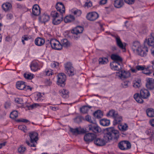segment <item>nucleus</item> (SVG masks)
Segmentation results:
<instances>
[{
    "instance_id": "1",
    "label": "nucleus",
    "mask_w": 154,
    "mask_h": 154,
    "mask_svg": "<svg viewBox=\"0 0 154 154\" xmlns=\"http://www.w3.org/2000/svg\"><path fill=\"white\" fill-rule=\"evenodd\" d=\"M133 51L142 57L146 56L148 52V49L147 47L142 45L138 41H135L132 46Z\"/></svg>"
},
{
    "instance_id": "2",
    "label": "nucleus",
    "mask_w": 154,
    "mask_h": 154,
    "mask_svg": "<svg viewBox=\"0 0 154 154\" xmlns=\"http://www.w3.org/2000/svg\"><path fill=\"white\" fill-rule=\"evenodd\" d=\"M105 133V137H107L109 141L112 139L117 140L119 137V132L113 127L108 128Z\"/></svg>"
},
{
    "instance_id": "3",
    "label": "nucleus",
    "mask_w": 154,
    "mask_h": 154,
    "mask_svg": "<svg viewBox=\"0 0 154 154\" xmlns=\"http://www.w3.org/2000/svg\"><path fill=\"white\" fill-rule=\"evenodd\" d=\"M29 136L30 142L28 140H26V144L30 147H36L37 144V141L38 140V133L35 132H30L29 133Z\"/></svg>"
},
{
    "instance_id": "4",
    "label": "nucleus",
    "mask_w": 154,
    "mask_h": 154,
    "mask_svg": "<svg viewBox=\"0 0 154 154\" xmlns=\"http://www.w3.org/2000/svg\"><path fill=\"white\" fill-rule=\"evenodd\" d=\"M52 18V23L54 25L59 24L63 20V15L59 14L56 11H53L51 12Z\"/></svg>"
},
{
    "instance_id": "5",
    "label": "nucleus",
    "mask_w": 154,
    "mask_h": 154,
    "mask_svg": "<svg viewBox=\"0 0 154 154\" xmlns=\"http://www.w3.org/2000/svg\"><path fill=\"white\" fill-rule=\"evenodd\" d=\"M50 43L51 47L53 49L57 50H60L62 48V45L60 42L57 39H51Z\"/></svg>"
},
{
    "instance_id": "6",
    "label": "nucleus",
    "mask_w": 154,
    "mask_h": 154,
    "mask_svg": "<svg viewBox=\"0 0 154 154\" xmlns=\"http://www.w3.org/2000/svg\"><path fill=\"white\" fill-rule=\"evenodd\" d=\"M109 141L107 137H105V133L104 134L103 138H96V137L94 140V144L98 146H103L105 145L106 143Z\"/></svg>"
},
{
    "instance_id": "7",
    "label": "nucleus",
    "mask_w": 154,
    "mask_h": 154,
    "mask_svg": "<svg viewBox=\"0 0 154 154\" xmlns=\"http://www.w3.org/2000/svg\"><path fill=\"white\" fill-rule=\"evenodd\" d=\"M122 68L119 69V70L116 69L117 70L116 75L121 79H123L128 77L130 76V73L128 71H126L122 69Z\"/></svg>"
},
{
    "instance_id": "8",
    "label": "nucleus",
    "mask_w": 154,
    "mask_h": 154,
    "mask_svg": "<svg viewBox=\"0 0 154 154\" xmlns=\"http://www.w3.org/2000/svg\"><path fill=\"white\" fill-rule=\"evenodd\" d=\"M57 84L62 87L64 85V82L66 79L65 75L63 73H60L57 75Z\"/></svg>"
},
{
    "instance_id": "9",
    "label": "nucleus",
    "mask_w": 154,
    "mask_h": 154,
    "mask_svg": "<svg viewBox=\"0 0 154 154\" xmlns=\"http://www.w3.org/2000/svg\"><path fill=\"white\" fill-rule=\"evenodd\" d=\"M119 148L122 150H126L131 148L130 143L128 141L123 140L119 143L118 144Z\"/></svg>"
},
{
    "instance_id": "10",
    "label": "nucleus",
    "mask_w": 154,
    "mask_h": 154,
    "mask_svg": "<svg viewBox=\"0 0 154 154\" xmlns=\"http://www.w3.org/2000/svg\"><path fill=\"white\" fill-rule=\"evenodd\" d=\"M111 59L115 61V63L117 65L121 66L122 64V59L119 56L115 54H112L111 56Z\"/></svg>"
},
{
    "instance_id": "11",
    "label": "nucleus",
    "mask_w": 154,
    "mask_h": 154,
    "mask_svg": "<svg viewBox=\"0 0 154 154\" xmlns=\"http://www.w3.org/2000/svg\"><path fill=\"white\" fill-rule=\"evenodd\" d=\"M146 86L147 88L151 90L154 89V79L152 78H147Z\"/></svg>"
},
{
    "instance_id": "12",
    "label": "nucleus",
    "mask_w": 154,
    "mask_h": 154,
    "mask_svg": "<svg viewBox=\"0 0 154 154\" xmlns=\"http://www.w3.org/2000/svg\"><path fill=\"white\" fill-rule=\"evenodd\" d=\"M96 137V135L95 134L89 133L85 134L84 136V139L85 141L90 142L94 140Z\"/></svg>"
},
{
    "instance_id": "13",
    "label": "nucleus",
    "mask_w": 154,
    "mask_h": 154,
    "mask_svg": "<svg viewBox=\"0 0 154 154\" xmlns=\"http://www.w3.org/2000/svg\"><path fill=\"white\" fill-rule=\"evenodd\" d=\"M98 17V14L95 12H89L86 16L87 19L90 21H94L96 20Z\"/></svg>"
},
{
    "instance_id": "14",
    "label": "nucleus",
    "mask_w": 154,
    "mask_h": 154,
    "mask_svg": "<svg viewBox=\"0 0 154 154\" xmlns=\"http://www.w3.org/2000/svg\"><path fill=\"white\" fill-rule=\"evenodd\" d=\"M88 130L89 131H91L95 133H98L101 131V128L96 125L91 124L89 125L88 126Z\"/></svg>"
},
{
    "instance_id": "15",
    "label": "nucleus",
    "mask_w": 154,
    "mask_h": 154,
    "mask_svg": "<svg viewBox=\"0 0 154 154\" xmlns=\"http://www.w3.org/2000/svg\"><path fill=\"white\" fill-rule=\"evenodd\" d=\"M56 8L57 11L59 12L60 14H63L65 12V8L64 5L61 2L57 3Z\"/></svg>"
},
{
    "instance_id": "16",
    "label": "nucleus",
    "mask_w": 154,
    "mask_h": 154,
    "mask_svg": "<svg viewBox=\"0 0 154 154\" xmlns=\"http://www.w3.org/2000/svg\"><path fill=\"white\" fill-rule=\"evenodd\" d=\"M112 35L115 38L116 44L120 48L122 49H125V46L124 45L119 36L115 35Z\"/></svg>"
},
{
    "instance_id": "17",
    "label": "nucleus",
    "mask_w": 154,
    "mask_h": 154,
    "mask_svg": "<svg viewBox=\"0 0 154 154\" xmlns=\"http://www.w3.org/2000/svg\"><path fill=\"white\" fill-rule=\"evenodd\" d=\"M140 94L142 98L143 99H147L150 95L149 91L147 89H142L140 91Z\"/></svg>"
},
{
    "instance_id": "18",
    "label": "nucleus",
    "mask_w": 154,
    "mask_h": 154,
    "mask_svg": "<svg viewBox=\"0 0 154 154\" xmlns=\"http://www.w3.org/2000/svg\"><path fill=\"white\" fill-rule=\"evenodd\" d=\"M69 129L70 131L74 134H80L85 133L84 130L81 127L75 128H70Z\"/></svg>"
},
{
    "instance_id": "19",
    "label": "nucleus",
    "mask_w": 154,
    "mask_h": 154,
    "mask_svg": "<svg viewBox=\"0 0 154 154\" xmlns=\"http://www.w3.org/2000/svg\"><path fill=\"white\" fill-rule=\"evenodd\" d=\"M32 14L34 16H38L41 13L40 8L37 4L34 5L32 8Z\"/></svg>"
},
{
    "instance_id": "20",
    "label": "nucleus",
    "mask_w": 154,
    "mask_h": 154,
    "mask_svg": "<svg viewBox=\"0 0 154 154\" xmlns=\"http://www.w3.org/2000/svg\"><path fill=\"white\" fill-rule=\"evenodd\" d=\"M84 29L83 28L80 26H78L74 28L71 31L72 33L77 35L82 33Z\"/></svg>"
},
{
    "instance_id": "21",
    "label": "nucleus",
    "mask_w": 154,
    "mask_h": 154,
    "mask_svg": "<svg viewBox=\"0 0 154 154\" xmlns=\"http://www.w3.org/2000/svg\"><path fill=\"white\" fill-rule=\"evenodd\" d=\"M144 42L145 43H147L149 46L154 47V37L150 36L148 39H145Z\"/></svg>"
},
{
    "instance_id": "22",
    "label": "nucleus",
    "mask_w": 154,
    "mask_h": 154,
    "mask_svg": "<svg viewBox=\"0 0 154 154\" xmlns=\"http://www.w3.org/2000/svg\"><path fill=\"white\" fill-rule=\"evenodd\" d=\"M66 74L69 76H72L75 73V71L74 68H66Z\"/></svg>"
},
{
    "instance_id": "23",
    "label": "nucleus",
    "mask_w": 154,
    "mask_h": 154,
    "mask_svg": "<svg viewBox=\"0 0 154 154\" xmlns=\"http://www.w3.org/2000/svg\"><path fill=\"white\" fill-rule=\"evenodd\" d=\"M114 120L113 122V124L116 125L117 124H120L122 120V117L119 115L118 114L114 118Z\"/></svg>"
},
{
    "instance_id": "24",
    "label": "nucleus",
    "mask_w": 154,
    "mask_h": 154,
    "mask_svg": "<svg viewBox=\"0 0 154 154\" xmlns=\"http://www.w3.org/2000/svg\"><path fill=\"white\" fill-rule=\"evenodd\" d=\"M75 19L74 17L71 15H67L64 18L63 20L66 23H70L73 21Z\"/></svg>"
},
{
    "instance_id": "25",
    "label": "nucleus",
    "mask_w": 154,
    "mask_h": 154,
    "mask_svg": "<svg viewBox=\"0 0 154 154\" xmlns=\"http://www.w3.org/2000/svg\"><path fill=\"white\" fill-rule=\"evenodd\" d=\"M59 92L60 95L63 98H67L69 97V92L67 90L63 89L60 90Z\"/></svg>"
},
{
    "instance_id": "26",
    "label": "nucleus",
    "mask_w": 154,
    "mask_h": 154,
    "mask_svg": "<svg viewBox=\"0 0 154 154\" xmlns=\"http://www.w3.org/2000/svg\"><path fill=\"white\" fill-rule=\"evenodd\" d=\"M123 0H115L114 2V5L116 8H121L123 6Z\"/></svg>"
},
{
    "instance_id": "27",
    "label": "nucleus",
    "mask_w": 154,
    "mask_h": 154,
    "mask_svg": "<svg viewBox=\"0 0 154 154\" xmlns=\"http://www.w3.org/2000/svg\"><path fill=\"white\" fill-rule=\"evenodd\" d=\"M70 11L71 14H74L76 17L79 16L82 14L81 11L76 8H73L71 9Z\"/></svg>"
},
{
    "instance_id": "28",
    "label": "nucleus",
    "mask_w": 154,
    "mask_h": 154,
    "mask_svg": "<svg viewBox=\"0 0 154 154\" xmlns=\"http://www.w3.org/2000/svg\"><path fill=\"white\" fill-rule=\"evenodd\" d=\"M16 87L19 90H22L25 87V82L23 81H19L16 82Z\"/></svg>"
},
{
    "instance_id": "29",
    "label": "nucleus",
    "mask_w": 154,
    "mask_h": 154,
    "mask_svg": "<svg viewBox=\"0 0 154 154\" xmlns=\"http://www.w3.org/2000/svg\"><path fill=\"white\" fill-rule=\"evenodd\" d=\"M45 43L44 40L40 37H38L36 38L35 41V45L38 46H40L43 45Z\"/></svg>"
},
{
    "instance_id": "30",
    "label": "nucleus",
    "mask_w": 154,
    "mask_h": 154,
    "mask_svg": "<svg viewBox=\"0 0 154 154\" xmlns=\"http://www.w3.org/2000/svg\"><path fill=\"white\" fill-rule=\"evenodd\" d=\"M3 9L5 11H8L11 8V5L9 2L3 3L2 6Z\"/></svg>"
},
{
    "instance_id": "31",
    "label": "nucleus",
    "mask_w": 154,
    "mask_h": 154,
    "mask_svg": "<svg viewBox=\"0 0 154 154\" xmlns=\"http://www.w3.org/2000/svg\"><path fill=\"white\" fill-rule=\"evenodd\" d=\"M147 116L149 117H154V109L152 108H148L146 110Z\"/></svg>"
},
{
    "instance_id": "32",
    "label": "nucleus",
    "mask_w": 154,
    "mask_h": 154,
    "mask_svg": "<svg viewBox=\"0 0 154 154\" xmlns=\"http://www.w3.org/2000/svg\"><path fill=\"white\" fill-rule=\"evenodd\" d=\"M119 129L122 131H125L127 130L128 126L126 123L120 124L118 126Z\"/></svg>"
},
{
    "instance_id": "33",
    "label": "nucleus",
    "mask_w": 154,
    "mask_h": 154,
    "mask_svg": "<svg viewBox=\"0 0 154 154\" xmlns=\"http://www.w3.org/2000/svg\"><path fill=\"white\" fill-rule=\"evenodd\" d=\"M134 97L136 101L138 103H142L143 102V100L139 93H136L134 95Z\"/></svg>"
},
{
    "instance_id": "34",
    "label": "nucleus",
    "mask_w": 154,
    "mask_h": 154,
    "mask_svg": "<svg viewBox=\"0 0 154 154\" xmlns=\"http://www.w3.org/2000/svg\"><path fill=\"white\" fill-rule=\"evenodd\" d=\"M138 70H141L144 74L149 75L152 73V72L149 69V68H137Z\"/></svg>"
},
{
    "instance_id": "35",
    "label": "nucleus",
    "mask_w": 154,
    "mask_h": 154,
    "mask_svg": "<svg viewBox=\"0 0 154 154\" xmlns=\"http://www.w3.org/2000/svg\"><path fill=\"white\" fill-rule=\"evenodd\" d=\"M100 122L101 125L103 126H108L110 124L109 120L103 119H101L100 121Z\"/></svg>"
},
{
    "instance_id": "36",
    "label": "nucleus",
    "mask_w": 154,
    "mask_h": 154,
    "mask_svg": "<svg viewBox=\"0 0 154 154\" xmlns=\"http://www.w3.org/2000/svg\"><path fill=\"white\" fill-rule=\"evenodd\" d=\"M23 75L26 79L29 80L32 79L34 77L33 74L28 72H25Z\"/></svg>"
},
{
    "instance_id": "37",
    "label": "nucleus",
    "mask_w": 154,
    "mask_h": 154,
    "mask_svg": "<svg viewBox=\"0 0 154 154\" xmlns=\"http://www.w3.org/2000/svg\"><path fill=\"white\" fill-rule=\"evenodd\" d=\"M94 116L96 118L99 119L103 116L102 112L100 110H98L95 111L94 114Z\"/></svg>"
},
{
    "instance_id": "38",
    "label": "nucleus",
    "mask_w": 154,
    "mask_h": 154,
    "mask_svg": "<svg viewBox=\"0 0 154 154\" xmlns=\"http://www.w3.org/2000/svg\"><path fill=\"white\" fill-rule=\"evenodd\" d=\"M141 85V80L140 79H138L137 81L133 82V86L135 88H139Z\"/></svg>"
},
{
    "instance_id": "39",
    "label": "nucleus",
    "mask_w": 154,
    "mask_h": 154,
    "mask_svg": "<svg viewBox=\"0 0 154 154\" xmlns=\"http://www.w3.org/2000/svg\"><path fill=\"white\" fill-rule=\"evenodd\" d=\"M50 19L49 16L47 14H43L41 17L42 22L45 23L48 21Z\"/></svg>"
},
{
    "instance_id": "40",
    "label": "nucleus",
    "mask_w": 154,
    "mask_h": 154,
    "mask_svg": "<svg viewBox=\"0 0 154 154\" xmlns=\"http://www.w3.org/2000/svg\"><path fill=\"white\" fill-rule=\"evenodd\" d=\"M108 62L107 58L102 57L100 58L99 59V63L100 64H105Z\"/></svg>"
},
{
    "instance_id": "41",
    "label": "nucleus",
    "mask_w": 154,
    "mask_h": 154,
    "mask_svg": "<svg viewBox=\"0 0 154 154\" xmlns=\"http://www.w3.org/2000/svg\"><path fill=\"white\" fill-rule=\"evenodd\" d=\"M61 45L62 47H68L70 45V43L66 39H64L61 40Z\"/></svg>"
},
{
    "instance_id": "42",
    "label": "nucleus",
    "mask_w": 154,
    "mask_h": 154,
    "mask_svg": "<svg viewBox=\"0 0 154 154\" xmlns=\"http://www.w3.org/2000/svg\"><path fill=\"white\" fill-rule=\"evenodd\" d=\"M18 116L17 112L14 111L11 112L10 114V117L13 119L16 118Z\"/></svg>"
},
{
    "instance_id": "43",
    "label": "nucleus",
    "mask_w": 154,
    "mask_h": 154,
    "mask_svg": "<svg viewBox=\"0 0 154 154\" xmlns=\"http://www.w3.org/2000/svg\"><path fill=\"white\" fill-rule=\"evenodd\" d=\"M118 113H116L114 110L112 109L109 111V112L107 114V116H111L113 117L117 115Z\"/></svg>"
},
{
    "instance_id": "44",
    "label": "nucleus",
    "mask_w": 154,
    "mask_h": 154,
    "mask_svg": "<svg viewBox=\"0 0 154 154\" xmlns=\"http://www.w3.org/2000/svg\"><path fill=\"white\" fill-rule=\"evenodd\" d=\"M88 110V107L87 106H85L80 108V111L83 113H85Z\"/></svg>"
},
{
    "instance_id": "45",
    "label": "nucleus",
    "mask_w": 154,
    "mask_h": 154,
    "mask_svg": "<svg viewBox=\"0 0 154 154\" xmlns=\"http://www.w3.org/2000/svg\"><path fill=\"white\" fill-rule=\"evenodd\" d=\"M38 64L37 61L33 60L32 61L30 65V67H38Z\"/></svg>"
},
{
    "instance_id": "46",
    "label": "nucleus",
    "mask_w": 154,
    "mask_h": 154,
    "mask_svg": "<svg viewBox=\"0 0 154 154\" xmlns=\"http://www.w3.org/2000/svg\"><path fill=\"white\" fill-rule=\"evenodd\" d=\"M145 133L150 137H152L153 136V133L151 129H147L145 131Z\"/></svg>"
},
{
    "instance_id": "47",
    "label": "nucleus",
    "mask_w": 154,
    "mask_h": 154,
    "mask_svg": "<svg viewBox=\"0 0 154 154\" xmlns=\"http://www.w3.org/2000/svg\"><path fill=\"white\" fill-rule=\"evenodd\" d=\"M45 75L48 76H49L52 75L54 74V72L53 70L51 69H49L48 70H45Z\"/></svg>"
},
{
    "instance_id": "48",
    "label": "nucleus",
    "mask_w": 154,
    "mask_h": 154,
    "mask_svg": "<svg viewBox=\"0 0 154 154\" xmlns=\"http://www.w3.org/2000/svg\"><path fill=\"white\" fill-rule=\"evenodd\" d=\"M19 129L23 131L24 132H26L27 130L26 127L24 125H20L18 126Z\"/></svg>"
},
{
    "instance_id": "49",
    "label": "nucleus",
    "mask_w": 154,
    "mask_h": 154,
    "mask_svg": "<svg viewBox=\"0 0 154 154\" xmlns=\"http://www.w3.org/2000/svg\"><path fill=\"white\" fill-rule=\"evenodd\" d=\"M82 120V118L80 116H77L74 119V122L77 123L81 122Z\"/></svg>"
},
{
    "instance_id": "50",
    "label": "nucleus",
    "mask_w": 154,
    "mask_h": 154,
    "mask_svg": "<svg viewBox=\"0 0 154 154\" xmlns=\"http://www.w3.org/2000/svg\"><path fill=\"white\" fill-rule=\"evenodd\" d=\"M18 150L19 152L20 153H23L26 150V148L25 147L21 146L19 148Z\"/></svg>"
},
{
    "instance_id": "51",
    "label": "nucleus",
    "mask_w": 154,
    "mask_h": 154,
    "mask_svg": "<svg viewBox=\"0 0 154 154\" xmlns=\"http://www.w3.org/2000/svg\"><path fill=\"white\" fill-rule=\"evenodd\" d=\"M41 94L40 93H37L36 96L35 97V100L37 101H39L41 100V98L42 97Z\"/></svg>"
},
{
    "instance_id": "52",
    "label": "nucleus",
    "mask_w": 154,
    "mask_h": 154,
    "mask_svg": "<svg viewBox=\"0 0 154 154\" xmlns=\"http://www.w3.org/2000/svg\"><path fill=\"white\" fill-rule=\"evenodd\" d=\"M59 65V63L57 62H53L51 64V66L52 67H57Z\"/></svg>"
},
{
    "instance_id": "53",
    "label": "nucleus",
    "mask_w": 154,
    "mask_h": 154,
    "mask_svg": "<svg viewBox=\"0 0 154 154\" xmlns=\"http://www.w3.org/2000/svg\"><path fill=\"white\" fill-rule=\"evenodd\" d=\"M15 101L16 103L18 104H22L23 103V100L22 99L20 98H16L15 100Z\"/></svg>"
},
{
    "instance_id": "54",
    "label": "nucleus",
    "mask_w": 154,
    "mask_h": 154,
    "mask_svg": "<svg viewBox=\"0 0 154 154\" xmlns=\"http://www.w3.org/2000/svg\"><path fill=\"white\" fill-rule=\"evenodd\" d=\"M41 105L38 103H34L30 105L29 106L30 108L34 109L37 107L38 106H41Z\"/></svg>"
},
{
    "instance_id": "55",
    "label": "nucleus",
    "mask_w": 154,
    "mask_h": 154,
    "mask_svg": "<svg viewBox=\"0 0 154 154\" xmlns=\"http://www.w3.org/2000/svg\"><path fill=\"white\" fill-rule=\"evenodd\" d=\"M64 67H73L71 62H68L64 64Z\"/></svg>"
},
{
    "instance_id": "56",
    "label": "nucleus",
    "mask_w": 154,
    "mask_h": 154,
    "mask_svg": "<svg viewBox=\"0 0 154 154\" xmlns=\"http://www.w3.org/2000/svg\"><path fill=\"white\" fill-rule=\"evenodd\" d=\"M22 38L25 41H28L32 37L31 36L28 35H24L22 37Z\"/></svg>"
},
{
    "instance_id": "57",
    "label": "nucleus",
    "mask_w": 154,
    "mask_h": 154,
    "mask_svg": "<svg viewBox=\"0 0 154 154\" xmlns=\"http://www.w3.org/2000/svg\"><path fill=\"white\" fill-rule=\"evenodd\" d=\"M85 119L88 122H89L93 123V121L91 119V117L89 115L86 116H85Z\"/></svg>"
},
{
    "instance_id": "58",
    "label": "nucleus",
    "mask_w": 154,
    "mask_h": 154,
    "mask_svg": "<svg viewBox=\"0 0 154 154\" xmlns=\"http://www.w3.org/2000/svg\"><path fill=\"white\" fill-rule=\"evenodd\" d=\"M92 3L91 1L86 2L85 4V7H87L88 8L91 7L92 6Z\"/></svg>"
},
{
    "instance_id": "59",
    "label": "nucleus",
    "mask_w": 154,
    "mask_h": 154,
    "mask_svg": "<svg viewBox=\"0 0 154 154\" xmlns=\"http://www.w3.org/2000/svg\"><path fill=\"white\" fill-rule=\"evenodd\" d=\"M125 3L129 5L133 4L134 3L135 0H124Z\"/></svg>"
},
{
    "instance_id": "60",
    "label": "nucleus",
    "mask_w": 154,
    "mask_h": 154,
    "mask_svg": "<svg viewBox=\"0 0 154 154\" xmlns=\"http://www.w3.org/2000/svg\"><path fill=\"white\" fill-rule=\"evenodd\" d=\"M11 103L9 101L6 102L5 104V108L7 109L10 107L11 106Z\"/></svg>"
},
{
    "instance_id": "61",
    "label": "nucleus",
    "mask_w": 154,
    "mask_h": 154,
    "mask_svg": "<svg viewBox=\"0 0 154 154\" xmlns=\"http://www.w3.org/2000/svg\"><path fill=\"white\" fill-rule=\"evenodd\" d=\"M45 83L47 85H50L52 84V82L50 79H46L45 81Z\"/></svg>"
},
{
    "instance_id": "62",
    "label": "nucleus",
    "mask_w": 154,
    "mask_h": 154,
    "mask_svg": "<svg viewBox=\"0 0 154 154\" xmlns=\"http://www.w3.org/2000/svg\"><path fill=\"white\" fill-rule=\"evenodd\" d=\"M17 121L18 122H22L25 123H27L29 122L28 120L23 119H18Z\"/></svg>"
},
{
    "instance_id": "63",
    "label": "nucleus",
    "mask_w": 154,
    "mask_h": 154,
    "mask_svg": "<svg viewBox=\"0 0 154 154\" xmlns=\"http://www.w3.org/2000/svg\"><path fill=\"white\" fill-rule=\"evenodd\" d=\"M149 123L151 126L154 127V119L150 120L149 121Z\"/></svg>"
},
{
    "instance_id": "64",
    "label": "nucleus",
    "mask_w": 154,
    "mask_h": 154,
    "mask_svg": "<svg viewBox=\"0 0 154 154\" xmlns=\"http://www.w3.org/2000/svg\"><path fill=\"white\" fill-rule=\"evenodd\" d=\"M28 89H29L30 91H31L32 88L30 87L29 86H26L25 85V87L24 88V89H23V90H24L25 91H27Z\"/></svg>"
}]
</instances>
